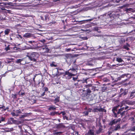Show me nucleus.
Listing matches in <instances>:
<instances>
[{
    "instance_id": "nucleus-16",
    "label": "nucleus",
    "mask_w": 135,
    "mask_h": 135,
    "mask_svg": "<svg viewBox=\"0 0 135 135\" xmlns=\"http://www.w3.org/2000/svg\"><path fill=\"white\" fill-rule=\"evenodd\" d=\"M44 17V21L46 22H47L49 21V19L48 16L47 15H45V16Z\"/></svg>"
},
{
    "instance_id": "nucleus-31",
    "label": "nucleus",
    "mask_w": 135,
    "mask_h": 135,
    "mask_svg": "<svg viewBox=\"0 0 135 135\" xmlns=\"http://www.w3.org/2000/svg\"><path fill=\"white\" fill-rule=\"evenodd\" d=\"M17 94L15 93L12 94V97L13 98L15 99L16 98Z\"/></svg>"
},
{
    "instance_id": "nucleus-29",
    "label": "nucleus",
    "mask_w": 135,
    "mask_h": 135,
    "mask_svg": "<svg viewBox=\"0 0 135 135\" xmlns=\"http://www.w3.org/2000/svg\"><path fill=\"white\" fill-rule=\"evenodd\" d=\"M5 49L7 51L9 50H10V49L9 48V45H8V46L5 48Z\"/></svg>"
},
{
    "instance_id": "nucleus-34",
    "label": "nucleus",
    "mask_w": 135,
    "mask_h": 135,
    "mask_svg": "<svg viewBox=\"0 0 135 135\" xmlns=\"http://www.w3.org/2000/svg\"><path fill=\"white\" fill-rule=\"evenodd\" d=\"M44 90L45 92H44L43 93H45V92H46L48 90V88L46 87H44Z\"/></svg>"
},
{
    "instance_id": "nucleus-46",
    "label": "nucleus",
    "mask_w": 135,
    "mask_h": 135,
    "mask_svg": "<svg viewBox=\"0 0 135 135\" xmlns=\"http://www.w3.org/2000/svg\"><path fill=\"white\" fill-rule=\"evenodd\" d=\"M124 48L126 49L127 50H128L129 49L128 48L126 45H124L123 46Z\"/></svg>"
},
{
    "instance_id": "nucleus-15",
    "label": "nucleus",
    "mask_w": 135,
    "mask_h": 135,
    "mask_svg": "<svg viewBox=\"0 0 135 135\" xmlns=\"http://www.w3.org/2000/svg\"><path fill=\"white\" fill-rule=\"evenodd\" d=\"M56 69H57V72L56 73V74L55 75V76H59L61 74V73L60 74L59 73V70H61V69H59L58 68H56Z\"/></svg>"
},
{
    "instance_id": "nucleus-39",
    "label": "nucleus",
    "mask_w": 135,
    "mask_h": 135,
    "mask_svg": "<svg viewBox=\"0 0 135 135\" xmlns=\"http://www.w3.org/2000/svg\"><path fill=\"white\" fill-rule=\"evenodd\" d=\"M71 49L70 48L65 49V51L68 52L70 51L71 50Z\"/></svg>"
},
{
    "instance_id": "nucleus-33",
    "label": "nucleus",
    "mask_w": 135,
    "mask_h": 135,
    "mask_svg": "<svg viewBox=\"0 0 135 135\" xmlns=\"http://www.w3.org/2000/svg\"><path fill=\"white\" fill-rule=\"evenodd\" d=\"M45 15H43L41 16L40 18H41V20H42L43 21H44V16H45Z\"/></svg>"
},
{
    "instance_id": "nucleus-54",
    "label": "nucleus",
    "mask_w": 135,
    "mask_h": 135,
    "mask_svg": "<svg viewBox=\"0 0 135 135\" xmlns=\"http://www.w3.org/2000/svg\"><path fill=\"white\" fill-rule=\"evenodd\" d=\"M126 76V74H124L122 75L120 77L122 78H123L124 77V76Z\"/></svg>"
},
{
    "instance_id": "nucleus-3",
    "label": "nucleus",
    "mask_w": 135,
    "mask_h": 135,
    "mask_svg": "<svg viewBox=\"0 0 135 135\" xmlns=\"http://www.w3.org/2000/svg\"><path fill=\"white\" fill-rule=\"evenodd\" d=\"M119 106V105L115 107H114L112 109V111L113 112V113L114 114L113 116L115 117H117V114H119L123 110L121 109V108L117 112V113L116 112L117 111V109Z\"/></svg>"
},
{
    "instance_id": "nucleus-62",
    "label": "nucleus",
    "mask_w": 135,
    "mask_h": 135,
    "mask_svg": "<svg viewBox=\"0 0 135 135\" xmlns=\"http://www.w3.org/2000/svg\"><path fill=\"white\" fill-rule=\"evenodd\" d=\"M121 77H119L118 79L117 80H120L121 79Z\"/></svg>"
},
{
    "instance_id": "nucleus-21",
    "label": "nucleus",
    "mask_w": 135,
    "mask_h": 135,
    "mask_svg": "<svg viewBox=\"0 0 135 135\" xmlns=\"http://www.w3.org/2000/svg\"><path fill=\"white\" fill-rule=\"evenodd\" d=\"M59 97H56L55 98L54 100L55 102V103L59 101Z\"/></svg>"
},
{
    "instance_id": "nucleus-60",
    "label": "nucleus",
    "mask_w": 135,
    "mask_h": 135,
    "mask_svg": "<svg viewBox=\"0 0 135 135\" xmlns=\"http://www.w3.org/2000/svg\"><path fill=\"white\" fill-rule=\"evenodd\" d=\"M65 118H66V119L68 120V117H67L66 116H65V117H64V119L65 118Z\"/></svg>"
},
{
    "instance_id": "nucleus-22",
    "label": "nucleus",
    "mask_w": 135,
    "mask_h": 135,
    "mask_svg": "<svg viewBox=\"0 0 135 135\" xmlns=\"http://www.w3.org/2000/svg\"><path fill=\"white\" fill-rule=\"evenodd\" d=\"M16 37L17 38L19 39H21L22 38V37L19 34H17L16 35Z\"/></svg>"
},
{
    "instance_id": "nucleus-28",
    "label": "nucleus",
    "mask_w": 135,
    "mask_h": 135,
    "mask_svg": "<svg viewBox=\"0 0 135 135\" xmlns=\"http://www.w3.org/2000/svg\"><path fill=\"white\" fill-rule=\"evenodd\" d=\"M62 133V132H57L55 133V135H58V134L60 135Z\"/></svg>"
},
{
    "instance_id": "nucleus-32",
    "label": "nucleus",
    "mask_w": 135,
    "mask_h": 135,
    "mask_svg": "<svg viewBox=\"0 0 135 135\" xmlns=\"http://www.w3.org/2000/svg\"><path fill=\"white\" fill-rule=\"evenodd\" d=\"M83 113L85 115H87L88 114V112L87 110L83 112Z\"/></svg>"
},
{
    "instance_id": "nucleus-53",
    "label": "nucleus",
    "mask_w": 135,
    "mask_h": 135,
    "mask_svg": "<svg viewBox=\"0 0 135 135\" xmlns=\"http://www.w3.org/2000/svg\"><path fill=\"white\" fill-rule=\"evenodd\" d=\"M132 130L134 131L135 130V126H133L132 128Z\"/></svg>"
},
{
    "instance_id": "nucleus-18",
    "label": "nucleus",
    "mask_w": 135,
    "mask_h": 135,
    "mask_svg": "<svg viewBox=\"0 0 135 135\" xmlns=\"http://www.w3.org/2000/svg\"><path fill=\"white\" fill-rule=\"evenodd\" d=\"M116 121H115V119L111 121L109 123V124L110 125H112L113 124L116 123Z\"/></svg>"
},
{
    "instance_id": "nucleus-64",
    "label": "nucleus",
    "mask_w": 135,
    "mask_h": 135,
    "mask_svg": "<svg viewBox=\"0 0 135 135\" xmlns=\"http://www.w3.org/2000/svg\"><path fill=\"white\" fill-rule=\"evenodd\" d=\"M128 107H128V106H127L125 108V109H127L128 108Z\"/></svg>"
},
{
    "instance_id": "nucleus-14",
    "label": "nucleus",
    "mask_w": 135,
    "mask_h": 135,
    "mask_svg": "<svg viewBox=\"0 0 135 135\" xmlns=\"http://www.w3.org/2000/svg\"><path fill=\"white\" fill-rule=\"evenodd\" d=\"M134 93H129L128 98V99H132L134 96Z\"/></svg>"
},
{
    "instance_id": "nucleus-7",
    "label": "nucleus",
    "mask_w": 135,
    "mask_h": 135,
    "mask_svg": "<svg viewBox=\"0 0 135 135\" xmlns=\"http://www.w3.org/2000/svg\"><path fill=\"white\" fill-rule=\"evenodd\" d=\"M9 46L10 50L15 51V50L18 49V48L16 46V45H13L11 44L9 45Z\"/></svg>"
},
{
    "instance_id": "nucleus-63",
    "label": "nucleus",
    "mask_w": 135,
    "mask_h": 135,
    "mask_svg": "<svg viewBox=\"0 0 135 135\" xmlns=\"http://www.w3.org/2000/svg\"><path fill=\"white\" fill-rule=\"evenodd\" d=\"M132 18L133 19L135 20V15H134L132 17Z\"/></svg>"
},
{
    "instance_id": "nucleus-45",
    "label": "nucleus",
    "mask_w": 135,
    "mask_h": 135,
    "mask_svg": "<svg viewBox=\"0 0 135 135\" xmlns=\"http://www.w3.org/2000/svg\"><path fill=\"white\" fill-rule=\"evenodd\" d=\"M107 88L105 87H103L102 88V91L103 92H104V90L107 89Z\"/></svg>"
},
{
    "instance_id": "nucleus-9",
    "label": "nucleus",
    "mask_w": 135,
    "mask_h": 135,
    "mask_svg": "<svg viewBox=\"0 0 135 135\" xmlns=\"http://www.w3.org/2000/svg\"><path fill=\"white\" fill-rule=\"evenodd\" d=\"M104 109L100 108H99L98 107L95 108H94L93 110L92 111L94 112H103L104 111Z\"/></svg>"
},
{
    "instance_id": "nucleus-37",
    "label": "nucleus",
    "mask_w": 135,
    "mask_h": 135,
    "mask_svg": "<svg viewBox=\"0 0 135 135\" xmlns=\"http://www.w3.org/2000/svg\"><path fill=\"white\" fill-rule=\"evenodd\" d=\"M5 108V107L4 106H2L1 107H0V110L1 109H2V110L3 111V110H6V109H5L4 108Z\"/></svg>"
},
{
    "instance_id": "nucleus-51",
    "label": "nucleus",
    "mask_w": 135,
    "mask_h": 135,
    "mask_svg": "<svg viewBox=\"0 0 135 135\" xmlns=\"http://www.w3.org/2000/svg\"><path fill=\"white\" fill-rule=\"evenodd\" d=\"M115 119V121H116V123H117V122H119L121 120V119L120 118H119L117 119Z\"/></svg>"
},
{
    "instance_id": "nucleus-59",
    "label": "nucleus",
    "mask_w": 135,
    "mask_h": 135,
    "mask_svg": "<svg viewBox=\"0 0 135 135\" xmlns=\"http://www.w3.org/2000/svg\"><path fill=\"white\" fill-rule=\"evenodd\" d=\"M100 57L102 59H104L105 57L104 56H103L102 57Z\"/></svg>"
},
{
    "instance_id": "nucleus-48",
    "label": "nucleus",
    "mask_w": 135,
    "mask_h": 135,
    "mask_svg": "<svg viewBox=\"0 0 135 135\" xmlns=\"http://www.w3.org/2000/svg\"><path fill=\"white\" fill-rule=\"evenodd\" d=\"M78 78V77L77 76L76 77H73V80L74 81H76Z\"/></svg>"
},
{
    "instance_id": "nucleus-5",
    "label": "nucleus",
    "mask_w": 135,
    "mask_h": 135,
    "mask_svg": "<svg viewBox=\"0 0 135 135\" xmlns=\"http://www.w3.org/2000/svg\"><path fill=\"white\" fill-rule=\"evenodd\" d=\"M77 68H74L73 67L72 69H69L68 70L70 72L72 73L73 75V76L76 75L77 74Z\"/></svg>"
},
{
    "instance_id": "nucleus-43",
    "label": "nucleus",
    "mask_w": 135,
    "mask_h": 135,
    "mask_svg": "<svg viewBox=\"0 0 135 135\" xmlns=\"http://www.w3.org/2000/svg\"><path fill=\"white\" fill-rule=\"evenodd\" d=\"M102 131V129L100 128L99 130L97 131V133H99Z\"/></svg>"
},
{
    "instance_id": "nucleus-55",
    "label": "nucleus",
    "mask_w": 135,
    "mask_h": 135,
    "mask_svg": "<svg viewBox=\"0 0 135 135\" xmlns=\"http://www.w3.org/2000/svg\"><path fill=\"white\" fill-rule=\"evenodd\" d=\"M61 113L63 115H64L65 114V113L64 112H61Z\"/></svg>"
},
{
    "instance_id": "nucleus-2",
    "label": "nucleus",
    "mask_w": 135,
    "mask_h": 135,
    "mask_svg": "<svg viewBox=\"0 0 135 135\" xmlns=\"http://www.w3.org/2000/svg\"><path fill=\"white\" fill-rule=\"evenodd\" d=\"M107 15L111 19H116L119 17V15L118 12H112V13L108 12Z\"/></svg>"
},
{
    "instance_id": "nucleus-38",
    "label": "nucleus",
    "mask_w": 135,
    "mask_h": 135,
    "mask_svg": "<svg viewBox=\"0 0 135 135\" xmlns=\"http://www.w3.org/2000/svg\"><path fill=\"white\" fill-rule=\"evenodd\" d=\"M120 128V127L119 125L117 126V127L115 128L114 129V130L115 131H117V130L118 129H119Z\"/></svg>"
},
{
    "instance_id": "nucleus-19",
    "label": "nucleus",
    "mask_w": 135,
    "mask_h": 135,
    "mask_svg": "<svg viewBox=\"0 0 135 135\" xmlns=\"http://www.w3.org/2000/svg\"><path fill=\"white\" fill-rule=\"evenodd\" d=\"M56 108L54 106H50L49 108V109L50 110H55L56 109Z\"/></svg>"
},
{
    "instance_id": "nucleus-6",
    "label": "nucleus",
    "mask_w": 135,
    "mask_h": 135,
    "mask_svg": "<svg viewBox=\"0 0 135 135\" xmlns=\"http://www.w3.org/2000/svg\"><path fill=\"white\" fill-rule=\"evenodd\" d=\"M41 50H42V51L45 53H48L50 49L47 46L45 45L42 46Z\"/></svg>"
},
{
    "instance_id": "nucleus-57",
    "label": "nucleus",
    "mask_w": 135,
    "mask_h": 135,
    "mask_svg": "<svg viewBox=\"0 0 135 135\" xmlns=\"http://www.w3.org/2000/svg\"><path fill=\"white\" fill-rule=\"evenodd\" d=\"M25 117L24 116V115H21V116L20 117V118H24Z\"/></svg>"
},
{
    "instance_id": "nucleus-8",
    "label": "nucleus",
    "mask_w": 135,
    "mask_h": 135,
    "mask_svg": "<svg viewBox=\"0 0 135 135\" xmlns=\"http://www.w3.org/2000/svg\"><path fill=\"white\" fill-rule=\"evenodd\" d=\"M23 37L26 38H29L33 36V35L30 33H26L23 35Z\"/></svg>"
},
{
    "instance_id": "nucleus-42",
    "label": "nucleus",
    "mask_w": 135,
    "mask_h": 135,
    "mask_svg": "<svg viewBox=\"0 0 135 135\" xmlns=\"http://www.w3.org/2000/svg\"><path fill=\"white\" fill-rule=\"evenodd\" d=\"M15 113H16L18 114H21V112L19 110H17L15 112Z\"/></svg>"
},
{
    "instance_id": "nucleus-27",
    "label": "nucleus",
    "mask_w": 135,
    "mask_h": 135,
    "mask_svg": "<svg viewBox=\"0 0 135 135\" xmlns=\"http://www.w3.org/2000/svg\"><path fill=\"white\" fill-rule=\"evenodd\" d=\"M88 79V78H86L85 79H84L83 80V83H86V84H87V80Z\"/></svg>"
},
{
    "instance_id": "nucleus-49",
    "label": "nucleus",
    "mask_w": 135,
    "mask_h": 135,
    "mask_svg": "<svg viewBox=\"0 0 135 135\" xmlns=\"http://www.w3.org/2000/svg\"><path fill=\"white\" fill-rule=\"evenodd\" d=\"M86 91H87V93H90V92H91V91H90V89H87Z\"/></svg>"
},
{
    "instance_id": "nucleus-12",
    "label": "nucleus",
    "mask_w": 135,
    "mask_h": 135,
    "mask_svg": "<svg viewBox=\"0 0 135 135\" xmlns=\"http://www.w3.org/2000/svg\"><path fill=\"white\" fill-rule=\"evenodd\" d=\"M65 127V126L62 123L59 124L57 125L56 128L57 129L63 128Z\"/></svg>"
},
{
    "instance_id": "nucleus-4",
    "label": "nucleus",
    "mask_w": 135,
    "mask_h": 135,
    "mask_svg": "<svg viewBox=\"0 0 135 135\" xmlns=\"http://www.w3.org/2000/svg\"><path fill=\"white\" fill-rule=\"evenodd\" d=\"M73 75L72 73H71L68 71H66L64 73L63 76L64 78H65L66 79L69 80L71 79L73 76Z\"/></svg>"
},
{
    "instance_id": "nucleus-23",
    "label": "nucleus",
    "mask_w": 135,
    "mask_h": 135,
    "mask_svg": "<svg viewBox=\"0 0 135 135\" xmlns=\"http://www.w3.org/2000/svg\"><path fill=\"white\" fill-rule=\"evenodd\" d=\"M5 119L3 117H1L0 119V123H1L2 122L5 121Z\"/></svg>"
},
{
    "instance_id": "nucleus-36",
    "label": "nucleus",
    "mask_w": 135,
    "mask_h": 135,
    "mask_svg": "<svg viewBox=\"0 0 135 135\" xmlns=\"http://www.w3.org/2000/svg\"><path fill=\"white\" fill-rule=\"evenodd\" d=\"M85 110H87V111L88 112V113L89 112H91V109L90 108H89L88 109H87V108L86 107L85 108Z\"/></svg>"
},
{
    "instance_id": "nucleus-47",
    "label": "nucleus",
    "mask_w": 135,
    "mask_h": 135,
    "mask_svg": "<svg viewBox=\"0 0 135 135\" xmlns=\"http://www.w3.org/2000/svg\"><path fill=\"white\" fill-rule=\"evenodd\" d=\"M92 90H94V91H95L96 90H98L97 89H96V87H92Z\"/></svg>"
},
{
    "instance_id": "nucleus-41",
    "label": "nucleus",
    "mask_w": 135,
    "mask_h": 135,
    "mask_svg": "<svg viewBox=\"0 0 135 135\" xmlns=\"http://www.w3.org/2000/svg\"><path fill=\"white\" fill-rule=\"evenodd\" d=\"M40 42L43 43H45L46 42V40L45 39H43L40 41Z\"/></svg>"
},
{
    "instance_id": "nucleus-20",
    "label": "nucleus",
    "mask_w": 135,
    "mask_h": 135,
    "mask_svg": "<svg viewBox=\"0 0 135 135\" xmlns=\"http://www.w3.org/2000/svg\"><path fill=\"white\" fill-rule=\"evenodd\" d=\"M116 60V61L119 62H122L123 61L121 58H117Z\"/></svg>"
},
{
    "instance_id": "nucleus-1",
    "label": "nucleus",
    "mask_w": 135,
    "mask_h": 135,
    "mask_svg": "<svg viewBox=\"0 0 135 135\" xmlns=\"http://www.w3.org/2000/svg\"><path fill=\"white\" fill-rule=\"evenodd\" d=\"M39 56L38 53L36 52L27 53L26 56L28 57V59H26L25 61L26 63V64L29 63L30 62V61L33 62H37Z\"/></svg>"
},
{
    "instance_id": "nucleus-44",
    "label": "nucleus",
    "mask_w": 135,
    "mask_h": 135,
    "mask_svg": "<svg viewBox=\"0 0 135 135\" xmlns=\"http://www.w3.org/2000/svg\"><path fill=\"white\" fill-rule=\"evenodd\" d=\"M103 80L105 82H107L109 81L108 79H107V78H104Z\"/></svg>"
},
{
    "instance_id": "nucleus-61",
    "label": "nucleus",
    "mask_w": 135,
    "mask_h": 135,
    "mask_svg": "<svg viewBox=\"0 0 135 135\" xmlns=\"http://www.w3.org/2000/svg\"><path fill=\"white\" fill-rule=\"evenodd\" d=\"M35 77H34L33 78V81L34 82H35Z\"/></svg>"
},
{
    "instance_id": "nucleus-13",
    "label": "nucleus",
    "mask_w": 135,
    "mask_h": 135,
    "mask_svg": "<svg viewBox=\"0 0 135 135\" xmlns=\"http://www.w3.org/2000/svg\"><path fill=\"white\" fill-rule=\"evenodd\" d=\"M10 30L8 29H6L4 31V35H2L3 36H4L5 35H8L10 32Z\"/></svg>"
},
{
    "instance_id": "nucleus-40",
    "label": "nucleus",
    "mask_w": 135,
    "mask_h": 135,
    "mask_svg": "<svg viewBox=\"0 0 135 135\" xmlns=\"http://www.w3.org/2000/svg\"><path fill=\"white\" fill-rule=\"evenodd\" d=\"M104 16H105L104 15H101L98 17V18H100V19H103V17Z\"/></svg>"
},
{
    "instance_id": "nucleus-17",
    "label": "nucleus",
    "mask_w": 135,
    "mask_h": 135,
    "mask_svg": "<svg viewBox=\"0 0 135 135\" xmlns=\"http://www.w3.org/2000/svg\"><path fill=\"white\" fill-rule=\"evenodd\" d=\"M50 66L52 67H56L57 66V65L55 62H53L51 63L50 64Z\"/></svg>"
},
{
    "instance_id": "nucleus-25",
    "label": "nucleus",
    "mask_w": 135,
    "mask_h": 135,
    "mask_svg": "<svg viewBox=\"0 0 135 135\" xmlns=\"http://www.w3.org/2000/svg\"><path fill=\"white\" fill-rule=\"evenodd\" d=\"M126 11L127 12H129V11L133 12V9L131 8L127 9H126Z\"/></svg>"
},
{
    "instance_id": "nucleus-56",
    "label": "nucleus",
    "mask_w": 135,
    "mask_h": 135,
    "mask_svg": "<svg viewBox=\"0 0 135 135\" xmlns=\"http://www.w3.org/2000/svg\"><path fill=\"white\" fill-rule=\"evenodd\" d=\"M93 18H91V19L87 20H86V21H91L93 20Z\"/></svg>"
},
{
    "instance_id": "nucleus-58",
    "label": "nucleus",
    "mask_w": 135,
    "mask_h": 135,
    "mask_svg": "<svg viewBox=\"0 0 135 135\" xmlns=\"http://www.w3.org/2000/svg\"><path fill=\"white\" fill-rule=\"evenodd\" d=\"M73 67H74V68H77V70H78V68L77 66L76 65H75L74 66H73Z\"/></svg>"
},
{
    "instance_id": "nucleus-50",
    "label": "nucleus",
    "mask_w": 135,
    "mask_h": 135,
    "mask_svg": "<svg viewBox=\"0 0 135 135\" xmlns=\"http://www.w3.org/2000/svg\"><path fill=\"white\" fill-rule=\"evenodd\" d=\"M125 112V111H124L122 113H120V115H121L122 116L124 115V113Z\"/></svg>"
},
{
    "instance_id": "nucleus-52",
    "label": "nucleus",
    "mask_w": 135,
    "mask_h": 135,
    "mask_svg": "<svg viewBox=\"0 0 135 135\" xmlns=\"http://www.w3.org/2000/svg\"><path fill=\"white\" fill-rule=\"evenodd\" d=\"M29 113H25L24 115V116L25 117H27L28 115L29 114Z\"/></svg>"
},
{
    "instance_id": "nucleus-11",
    "label": "nucleus",
    "mask_w": 135,
    "mask_h": 135,
    "mask_svg": "<svg viewBox=\"0 0 135 135\" xmlns=\"http://www.w3.org/2000/svg\"><path fill=\"white\" fill-rule=\"evenodd\" d=\"M93 61L92 60L88 61L86 63V64L87 65L89 66H93L94 64H93Z\"/></svg>"
},
{
    "instance_id": "nucleus-10",
    "label": "nucleus",
    "mask_w": 135,
    "mask_h": 135,
    "mask_svg": "<svg viewBox=\"0 0 135 135\" xmlns=\"http://www.w3.org/2000/svg\"><path fill=\"white\" fill-rule=\"evenodd\" d=\"M15 120L14 119V118H10L8 120V123L9 124H12L14 123L15 122Z\"/></svg>"
},
{
    "instance_id": "nucleus-26",
    "label": "nucleus",
    "mask_w": 135,
    "mask_h": 135,
    "mask_svg": "<svg viewBox=\"0 0 135 135\" xmlns=\"http://www.w3.org/2000/svg\"><path fill=\"white\" fill-rule=\"evenodd\" d=\"M57 113H58V112H52L51 113H50V114L51 115L53 116V115H54L55 114H57Z\"/></svg>"
},
{
    "instance_id": "nucleus-30",
    "label": "nucleus",
    "mask_w": 135,
    "mask_h": 135,
    "mask_svg": "<svg viewBox=\"0 0 135 135\" xmlns=\"http://www.w3.org/2000/svg\"><path fill=\"white\" fill-rule=\"evenodd\" d=\"M41 83V82H39L38 83V84H39ZM41 86L42 87H44V82L43 81H41Z\"/></svg>"
},
{
    "instance_id": "nucleus-24",
    "label": "nucleus",
    "mask_w": 135,
    "mask_h": 135,
    "mask_svg": "<svg viewBox=\"0 0 135 135\" xmlns=\"http://www.w3.org/2000/svg\"><path fill=\"white\" fill-rule=\"evenodd\" d=\"M11 114L13 116H18V114L17 113H16L12 112L11 113Z\"/></svg>"
},
{
    "instance_id": "nucleus-35",
    "label": "nucleus",
    "mask_w": 135,
    "mask_h": 135,
    "mask_svg": "<svg viewBox=\"0 0 135 135\" xmlns=\"http://www.w3.org/2000/svg\"><path fill=\"white\" fill-rule=\"evenodd\" d=\"M22 60L21 59H18L16 61V62L17 63H19L21 62L22 61Z\"/></svg>"
}]
</instances>
